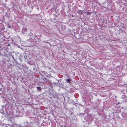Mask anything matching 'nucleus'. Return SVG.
<instances>
[{
	"label": "nucleus",
	"instance_id": "obj_4",
	"mask_svg": "<svg viewBox=\"0 0 127 127\" xmlns=\"http://www.w3.org/2000/svg\"><path fill=\"white\" fill-rule=\"evenodd\" d=\"M66 81L67 82L69 83L70 82L71 80L70 79H67L66 80Z\"/></svg>",
	"mask_w": 127,
	"mask_h": 127
},
{
	"label": "nucleus",
	"instance_id": "obj_3",
	"mask_svg": "<svg viewBox=\"0 0 127 127\" xmlns=\"http://www.w3.org/2000/svg\"><path fill=\"white\" fill-rule=\"evenodd\" d=\"M37 90H38V91H41V87H37Z\"/></svg>",
	"mask_w": 127,
	"mask_h": 127
},
{
	"label": "nucleus",
	"instance_id": "obj_2",
	"mask_svg": "<svg viewBox=\"0 0 127 127\" xmlns=\"http://www.w3.org/2000/svg\"><path fill=\"white\" fill-rule=\"evenodd\" d=\"M77 13L80 15H82L83 14V11L80 9H79L77 11Z\"/></svg>",
	"mask_w": 127,
	"mask_h": 127
},
{
	"label": "nucleus",
	"instance_id": "obj_7",
	"mask_svg": "<svg viewBox=\"0 0 127 127\" xmlns=\"http://www.w3.org/2000/svg\"><path fill=\"white\" fill-rule=\"evenodd\" d=\"M72 17H73V15H72Z\"/></svg>",
	"mask_w": 127,
	"mask_h": 127
},
{
	"label": "nucleus",
	"instance_id": "obj_9",
	"mask_svg": "<svg viewBox=\"0 0 127 127\" xmlns=\"http://www.w3.org/2000/svg\"><path fill=\"white\" fill-rule=\"evenodd\" d=\"M86 11H87V10H86L85 12H86Z\"/></svg>",
	"mask_w": 127,
	"mask_h": 127
},
{
	"label": "nucleus",
	"instance_id": "obj_1",
	"mask_svg": "<svg viewBox=\"0 0 127 127\" xmlns=\"http://www.w3.org/2000/svg\"><path fill=\"white\" fill-rule=\"evenodd\" d=\"M41 79L43 80V81L44 82L46 83L49 81V80H48L47 78H45L44 77H42L41 78Z\"/></svg>",
	"mask_w": 127,
	"mask_h": 127
},
{
	"label": "nucleus",
	"instance_id": "obj_10",
	"mask_svg": "<svg viewBox=\"0 0 127 127\" xmlns=\"http://www.w3.org/2000/svg\"><path fill=\"white\" fill-rule=\"evenodd\" d=\"M86 11H87V10H86L85 12H86Z\"/></svg>",
	"mask_w": 127,
	"mask_h": 127
},
{
	"label": "nucleus",
	"instance_id": "obj_5",
	"mask_svg": "<svg viewBox=\"0 0 127 127\" xmlns=\"http://www.w3.org/2000/svg\"><path fill=\"white\" fill-rule=\"evenodd\" d=\"M42 73L43 74H44L45 76H46L47 77L48 76V75H46V73L45 71H43L42 72Z\"/></svg>",
	"mask_w": 127,
	"mask_h": 127
},
{
	"label": "nucleus",
	"instance_id": "obj_11",
	"mask_svg": "<svg viewBox=\"0 0 127 127\" xmlns=\"http://www.w3.org/2000/svg\"><path fill=\"white\" fill-rule=\"evenodd\" d=\"M10 120V121L11 122V121Z\"/></svg>",
	"mask_w": 127,
	"mask_h": 127
},
{
	"label": "nucleus",
	"instance_id": "obj_8",
	"mask_svg": "<svg viewBox=\"0 0 127 127\" xmlns=\"http://www.w3.org/2000/svg\"><path fill=\"white\" fill-rule=\"evenodd\" d=\"M64 127H67L66 126H65Z\"/></svg>",
	"mask_w": 127,
	"mask_h": 127
},
{
	"label": "nucleus",
	"instance_id": "obj_6",
	"mask_svg": "<svg viewBox=\"0 0 127 127\" xmlns=\"http://www.w3.org/2000/svg\"><path fill=\"white\" fill-rule=\"evenodd\" d=\"M86 13L87 14V15H89V14H91V13L90 12H87V13Z\"/></svg>",
	"mask_w": 127,
	"mask_h": 127
}]
</instances>
